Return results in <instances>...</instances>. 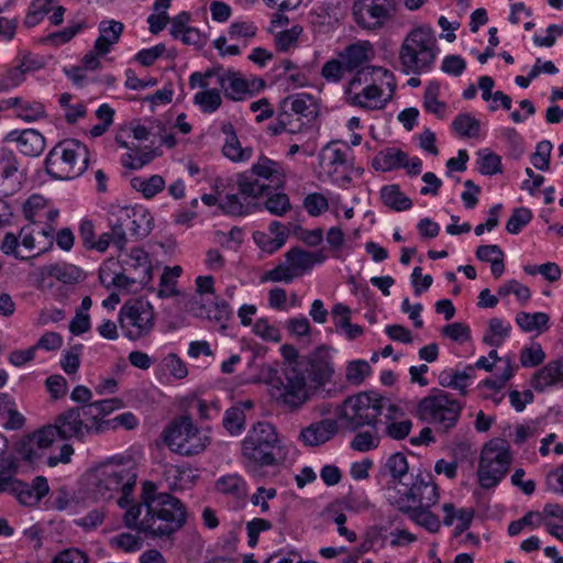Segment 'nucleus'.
<instances>
[{"label": "nucleus", "mask_w": 563, "mask_h": 563, "mask_svg": "<svg viewBox=\"0 0 563 563\" xmlns=\"http://www.w3.org/2000/svg\"><path fill=\"white\" fill-rule=\"evenodd\" d=\"M440 85L438 82H430L424 91L423 107L424 110L435 114L439 119L445 115L446 104L438 99Z\"/></svg>", "instance_id": "obj_40"}, {"label": "nucleus", "mask_w": 563, "mask_h": 563, "mask_svg": "<svg viewBox=\"0 0 563 563\" xmlns=\"http://www.w3.org/2000/svg\"><path fill=\"white\" fill-rule=\"evenodd\" d=\"M79 411L78 415L84 419L85 423L92 427V432L99 433L104 430L106 427L110 426V420H101L100 411L96 406V402H88L81 407H76Z\"/></svg>", "instance_id": "obj_42"}, {"label": "nucleus", "mask_w": 563, "mask_h": 563, "mask_svg": "<svg viewBox=\"0 0 563 563\" xmlns=\"http://www.w3.org/2000/svg\"><path fill=\"white\" fill-rule=\"evenodd\" d=\"M380 199L383 203L395 210L405 211L412 207V201L408 198L398 185H387L380 189Z\"/></svg>", "instance_id": "obj_33"}, {"label": "nucleus", "mask_w": 563, "mask_h": 563, "mask_svg": "<svg viewBox=\"0 0 563 563\" xmlns=\"http://www.w3.org/2000/svg\"><path fill=\"white\" fill-rule=\"evenodd\" d=\"M236 184L239 191L244 197V199H256L265 195L269 189V186L261 184L257 179H254L249 172L239 174Z\"/></svg>", "instance_id": "obj_36"}, {"label": "nucleus", "mask_w": 563, "mask_h": 563, "mask_svg": "<svg viewBox=\"0 0 563 563\" xmlns=\"http://www.w3.org/2000/svg\"><path fill=\"white\" fill-rule=\"evenodd\" d=\"M452 129L462 137H477L481 123L470 113L459 114L452 122Z\"/></svg>", "instance_id": "obj_41"}, {"label": "nucleus", "mask_w": 563, "mask_h": 563, "mask_svg": "<svg viewBox=\"0 0 563 563\" xmlns=\"http://www.w3.org/2000/svg\"><path fill=\"white\" fill-rule=\"evenodd\" d=\"M123 29V24L115 20L100 22V35L95 42V51L100 55L108 54L111 46L120 40Z\"/></svg>", "instance_id": "obj_28"}, {"label": "nucleus", "mask_w": 563, "mask_h": 563, "mask_svg": "<svg viewBox=\"0 0 563 563\" xmlns=\"http://www.w3.org/2000/svg\"><path fill=\"white\" fill-rule=\"evenodd\" d=\"M406 163V152L394 147L380 151L372 162V166L376 170L389 172L402 168Z\"/></svg>", "instance_id": "obj_31"}, {"label": "nucleus", "mask_w": 563, "mask_h": 563, "mask_svg": "<svg viewBox=\"0 0 563 563\" xmlns=\"http://www.w3.org/2000/svg\"><path fill=\"white\" fill-rule=\"evenodd\" d=\"M119 324L124 336L136 341L150 335L155 325V312L148 301H126L119 312Z\"/></svg>", "instance_id": "obj_13"}, {"label": "nucleus", "mask_w": 563, "mask_h": 563, "mask_svg": "<svg viewBox=\"0 0 563 563\" xmlns=\"http://www.w3.org/2000/svg\"><path fill=\"white\" fill-rule=\"evenodd\" d=\"M479 155L481 159L478 161V170L483 175H495L501 172L500 156L490 152L485 154L479 153Z\"/></svg>", "instance_id": "obj_62"}, {"label": "nucleus", "mask_w": 563, "mask_h": 563, "mask_svg": "<svg viewBox=\"0 0 563 563\" xmlns=\"http://www.w3.org/2000/svg\"><path fill=\"white\" fill-rule=\"evenodd\" d=\"M156 485L144 482L141 503L132 505L123 516L124 525L153 538L170 537L187 519L184 504L168 493H156Z\"/></svg>", "instance_id": "obj_2"}, {"label": "nucleus", "mask_w": 563, "mask_h": 563, "mask_svg": "<svg viewBox=\"0 0 563 563\" xmlns=\"http://www.w3.org/2000/svg\"><path fill=\"white\" fill-rule=\"evenodd\" d=\"M264 208L272 214L282 217L291 209L289 197L283 192L268 195Z\"/></svg>", "instance_id": "obj_50"}, {"label": "nucleus", "mask_w": 563, "mask_h": 563, "mask_svg": "<svg viewBox=\"0 0 563 563\" xmlns=\"http://www.w3.org/2000/svg\"><path fill=\"white\" fill-rule=\"evenodd\" d=\"M437 53L433 31L430 27H417L404 40L399 59L406 74H420L431 68Z\"/></svg>", "instance_id": "obj_8"}, {"label": "nucleus", "mask_w": 563, "mask_h": 563, "mask_svg": "<svg viewBox=\"0 0 563 563\" xmlns=\"http://www.w3.org/2000/svg\"><path fill=\"white\" fill-rule=\"evenodd\" d=\"M153 229V218L144 209L131 208L130 224L128 231L131 235L142 239L147 236Z\"/></svg>", "instance_id": "obj_34"}, {"label": "nucleus", "mask_w": 563, "mask_h": 563, "mask_svg": "<svg viewBox=\"0 0 563 563\" xmlns=\"http://www.w3.org/2000/svg\"><path fill=\"white\" fill-rule=\"evenodd\" d=\"M4 141L15 142L19 151L25 156H40L45 148L44 136L34 129L23 131H11L7 134Z\"/></svg>", "instance_id": "obj_19"}, {"label": "nucleus", "mask_w": 563, "mask_h": 563, "mask_svg": "<svg viewBox=\"0 0 563 563\" xmlns=\"http://www.w3.org/2000/svg\"><path fill=\"white\" fill-rule=\"evenodd\" d=\"M288 99H283L280 101L282 112L286 115L285 118V129L287 133L290 134H305L308 135L306 142L301 144L302 151L308 156H312L316 153L317 144V133L313 128L305 122H302L301 118L295 115L290 111H288Z\"/></svg>", "instance_id": "obj_17"}, {"label": "nucleus", "mask_w": 563, "mask_h": 563, "mask_svg": "<svg viewBox=\"0 0 563 563\" xmlns=\"http://www.w3.org/2000/svg\"><path fill=\"white\" fill-rule=\"evenodd\" d=\"M532 219V212L528 208H516L512 211L511 217L507 221L506 230L510 234H517L520 230L527 225Z\"/></svg>", "instance_id": "obj_55"}, {"label": "nucleus", "mask_w": 563, "mask_h": 563, "mask_svg": "<svg viewBox=\"0 0 563 563\" xmlns=\"http://www.w3.org/2000/svg\"><path fill=\"white\" fill-rule=\"evenodd\" d=\"M18 461L15 457H8L3 461V468L0 470V494L9 493L15 496L18 501L24 506H35L48 493L49 487L44 476H37L33 483L26 484L16 479Z\"/></svg>", "instance_id": "obj_12"}, {"label": "nucleus", "mask_w": 563, "mask_h": 563, "mask_svg": "<svg viewBox=\"0 0 563 563\" xmlns=\"http://www.w3.org/2000/svg\"><path fill=\"white\" fill-rule=\"evenodd\" d=\"M560 382H563V358L551 361L537 371L531 378V386L536 391L542 393Z\"/></svg>", "instance_id": "obj_24"}, {"label": "nucleus", "mask_w": 563, "mask_h": 563, "mask_svg": "<svg viewBox=\"0 0 563 563\" xmlns=\"http://www.w3.org/2000/svg\"><path fill=\"white\" fill-rule=\"evenodd\" d=\"M442 334L452 341L466 342L471 339V330L463 322H454L442 329Z\"/></svg>", "instance_id": "obj_63"}, {"label": "nucleus", "mask_w": 563, "mask_h": 563, "mask_svg": "<svg viewBox=\"0 0 563 563\" xmlns=\"http://www.w3.org/2000/svg\"><path fill=\"white\" fill-rule=\"evenodd\" d=\"M352 10L360 27L374 31L393 18L396 2L395 0H355Z\"/></svg>", "instance_id": "obj_14"}, {"label": "nucleus", "mask_w": 563, "mask_h": 563, "mask_svg": "<svg viewBox=\"0 0 563 563\" xmlns=\"http://www.w3.org/2000/svg\"><path fill=\"white\" fill-rule=\"evenodd\" d=\"M552 144L549 141H541L536 147L531 161L536 168L540 170H548L550 168V156Z\"/></svg>", "instance_id": "obj_58"}, {"label": "nucleus", "mask_w": 563, "mask_h": 563, "mask_svg": "<svg viewBox=\"0 0 563 563\" xmlns=\"http://www.w3.org/2000/svg\"><path fill=\"white\" fill-rule=\"evenodd\" d=\"M285 99L289 100L288 111L295 115L302 118L313 113V111L310 110V107L312 106V98L309 95L300 93L294 97H286Z\"/></svg>", "instance_id": "obj_56"}, {"label": "nucleus", "mask_w": 563, "mask_h": 563, "mask_svg": "<svg viewBox=\"0 0 563 563\" xmlns=\"http://www.w3.org/2000/svg\"><path fill=\"white\" fill-rule=\"evenodd\" d=\"M410 494L413 495L416 507H432L439 500L438 486L431 482L430 474H417L410 485Z\"/></svg>", "instance_id": "obj_21"}, {"label": "nucleus", "mask_w": 563, "mask_h": 563, "mask_svg": "<svg viewBox=\"0 0 563 563\" xmlns=\"http://www.w3.org/2000/svg\"><path fill=\"white\" fill-rule=\"evenodd\" d=\"M130 207L111 206L109 210V227L114 232V240L119 244L120 252L125 249L128 242L126 231L130 224Z\"/></svg>", "instance_id": "obj_25"}, {"label": "nucleus", "mask_w": 563, "mask_h": 563, "mask_svg": "<svg viewBox=\"0 0 563 563\" xmlns=\"http://www.w3.org/2000/svg\"><path fill=\"white\" fill-rule=\"evenodd\" d=\"M393 92L389 97L382 100L383 90L375 84V81L365 86L361 91L351 95L347 100L352 106L360 107L366 110L382 109L391 99Z\"/></svg>", "instance_id": "obj_26"}, {"label": "nucleus", "mask_w": 563, "mask_h": 563, "mask_svg": "<svg viewBox=\"0 0 563 563\" xmlns=\"http://www.w3.org/2000/svg\"><path fill=\"white\" fill-rule=\"evenodd\" d=\"M287 238V232H278L277 236L275 238H272L271 235L263 232H256L254 234V241L256 244L267 253H274L275 251L279 250L285 244Z\"/></svg>", "instance_id": "obj_53"}, {"label": "nucleus", "mask_w": 563, "mask_h": 563, "mask_svg": "<svg viewBox=\"0 0 563 563\" xmlns=\"http://www.w3.org/2000/svg\"><path fill=\"white\" fill-rule=\"evenodd\" d=\"M242 455L260 466H273L284 460L276 428L267 421L254 423L242 441Z\"/></svg>", "instance_id": "obj_6"}, {"label": "nucleus", "mask_w": 563, "mask_h": 563, "mask_svg": "<svg viewBox=\"0 0 563 563\" xmlns=\"http://www.w3.org/2000/svg\"><path fill=\"white\" fill-rule=\"evenodd\" d=\"M78 412L77 408H70L57 416L54 424L23 437L16 443L18 453L23 460L33 463L41 456L38 451L49 448L57 435L64 440L70 438L82 440L85 434L92 432V427L85 423Z\"/></svg>", "instance_id": "obj_3"}, {"label": "nucleus", "mask_w": 563, "mask_h": 563, "mask_svg": "<svg viewBox=\"0 0 563 563\" xmlns=\"http://www.w3.org/2000/svg\"><path fill=\"white\" fill-rule=\"evenodd\" d=\"M429 508L430 507H416L409 518L429 532L434 533L439 531L441 523L439 517L429 511Z\"/></svg>", "instance_id": "obj_49"}, {"label": "nucleus", "mask_w": 563, "mask_h": 563, "mask_svg": "<svg viewBox=\"0 0 563 563\" xmlns=\"http://www.w3.org/2000/svg\"><path fill=\"white\" fill-rule=\"evenodd\" d=\"M223 154L233 162H244L251 158L252 148H242L238 136L225 140V144L222 148Z\"/></svg>", "instance_id": "obj_52"}, {"label": "nucleus", "mask_w": 563, "mask_h": 563, "mask_svg": "<svg viewBox=\"0 0 563 563\" xmlns=\"http://www.w3.org/2000/svg\"><path fill=\"white\" fill-rule=\"evenodd\" d=\"M217 493L243 500L247 497L249 487L245 479L239 474H228L218 478L214 483Z\"/></svg>", "instance_id": "obj_30"}, {"label": "nucleus", "mask_w": 563, "mask_h": 563, "mask_svg": "<svg viewBox=\"0 0 563 563\" xmlns=\"http://www.w3.org/2000/svg\"><path fill=\"white\" fill-rule=\"evenodd\" d=\"M384 409L387 410L386 419H397L404 416V412L388 398L375 391H368L346 398L341 418L345 420L350 430L355 431L364 426L374 427Z\"/></svg>", "instance_id": "obj_4"}, {"label": "nucleus", "mask_w": 563, "mask_h": 563, "mask_svg": "<svg viewBox=\"0 0 563 563\" xmlns=\"http://www.w3.org/2000/svg\"><path fill=\"white\" fill-rule=\"evenodd\" d=\"M286 263L290 265L295 276H301L310 271L313 265L320 264L325 260L322 251L308 252L299 247L290 249L286 254Z\"/></svg>", "instance_id": "obj_22"}, {"label": "nucleus", "mask_w": 563, "mask_h": 563, "mask_svg": "<svg viewBox=\"0 0 563 563\" xmlns=\"http://www.w3.org/2000/svg\"><path fill=\"white\" fill-rule=\"evenodd\" d=\"M355 74L353 78L349 81L346 88H345V96L349 100L351 95H355L357 91L355 89L360 87L361 85H369L371 82L375 81L374 76H380L383 79L386 80V84L390 90V92H394L396 88V84L394 80V75L383 67H365L357 70H354Z\"/></svg>", "instance_id": "obj_20"}, {"label": "nucleus", "mask_w": 563, "mask_h": 563, "mask_svg": "<svg viewBox=\"0 0 563 563\" xmlns=\"http://www.w3.org/2000/svg\"><path fill=\"white\" fill-rule=\"evenodd\" d=\"M384 468L395 482L401 483L409 471L407 457L401 452L394 453L387 459Z\"/></svg>", "instance_id": "obj_47"}, {"label": "nucleus", "mask_w": 563, "mask_h": 563, "mask_svg": "<svg viewBox=\"0 0 563 563\" xmlns=\"http://www.w3.org/2000/svg\"><path fill=\"white\" fill-rule=\"evenodd\" d=\"M162 438L170 451L184 456L200 454L210 443V438L195 426L189 416L174 419L164 429Z\"/></svg>", "instance_id": "obj_9"}, {"label": "nucleus", "mask_w": 563, "mask_h": 563, "mask_svg": "<svg viewBox=\"0 0 563 563\" xmlns=\"http://www.w3.org/2000/svg\"><path fill=\"white\" fill-rule=\"evenodd\" d=\"M155 157L154 151H143L139 147L130 148L122 156V165L129 169H139L151 163Z\"/></svg>", "instance_id": "obj_45"}, {"label": "nucleus", "mask_w": 563, "mask_h": 563, "mask_svg": "<svg viewBox=\"0 0 563 563\" xmlns=\"http://www.w3.org/2000/svg\"><path fill=\"white\" fill-rule=\"evenodd\" d=\"M82 277V272L75 265L67 263L48 264L37 272V288L42 289L46 286L51 287L52 284L47 283L48 278H55L64 284H75Z\"/></svg>", "instance_id": "obj_16"}, {"label": "nucleus", "mask_w": 563, "mask_h": 563, "mask_svg": "<svg viewBox=\"0 0 563 563\" xmlns=\"http://www.w3.org/2000/svg\"><path fill=\"white\" fill-rule=\"evenodd\" d=\"M88 167V151L76 140L56 144L45 159L46 173L55 179L70 180L79 177Z\"/></svg>", "instance_id": "obj_7"}, {"label": "nucleus", "mask_w": 563, "mask_h": 563, "mask_svg": "<svg viewBox=\"0 0 563 563\" xmlns=\"http://www.w3.org/2000/svg\"><path fill=\"white\" fill-rule=\"evenodd\" d=\"M46 205L47 201L43 196H31L23 206V213L25 219H27L31 223L42 222Z\"/></svg>", "instance_id": "obj_48"}, {"label": "nucleus", "mask_w": 563, "mask_h": 563, "mask_svg": "<svg viewBox=\"0 0 563 563\" xmlns=\"http://www.w3.org/2000/svg\"><path fill=\"white\" fill-rule=\"evenodd\" d=\"M345 73H349L343 65L341 57L328 60L321 68L320 75L328 82H339L342 80Z\"/></svg>", "instance_id": "obj_54"}, {"label": "nucleus", "mask_w": 563, "mask_h": 563, "mask_svg": "<svg viewBox=\"0 0 563 563\" xmlns=\"http://www.w3.org/2000/svg\"><path fill=\"white\" fill-rule=\"evenodd\" d=\"M510 330V324H504L501 319L493 318L488 322V332L484 335L483 341L489 346L498 347L509 335Z\"/></svg>", "instance_id": "obj_38"}, {"label": "nucleus", "mask_w": 563, "mask_h": 563, "mask_svg": "<svg viewBox=\"0 0 563 563\" xmlns=\"http://www.w3.org/2000/svg\"><path fill=\"white\" fill-rule=\"evenodd\" d=\"M89 558L84 551L69 548L56 554L51 563H88Z\"/></svg>", "instance_id": "obj_64"}, {"label": "nucleus", "mask_w": 563, "mask_h": 563, "mask_svg": "<svg viewBox=\"0 0 563 563\" xmlns=\"http://www.w3.org/2000/svg\"><path fill=\"white\" fill-rule=\"evenodd\" d=\"M461 411V404L440 389L422 398L417 407V416L441 432H448L456 424Z\"/></svg>", "instance_id": "obj_11"}, {"label": "nucleus", "mask_w": 563, "mask_h": 563, "mask_svg": "<svg viewBox=\"0 0 563 563\" xmlns=\"http://www.w3.org/2000/svg\"><path fill=\"white\" fill-rule=\"evenodd\" d=\"M54 2L55 0H33L24 19V25L26 27L37 25L52 11Z\"/></svg>", "instance_id": "obj_44"}, {"label": "nucleus", "mask_w": 563, "mask_h": 563, "mask_svg": "<svg viewBox=\"0 0 563 563\" xmlns=\"http://www.w3.org/2000/svg\"><path fill=\"white\" fill-rule=\"evenodd\" d=\"M286 363L282 374L269 377L273 397L288 406L298 408L309 399L308 386L317 388L329 382L334 373L331 355L325 346L316 349L308 356H298L289 344L280 349Z\"/></svg>", "instance_id": "obj_1"}, {"label": "nucleus", "mask_w": 563, "mask_h": 563, "mask_svg": "<svg viewBox=\"0 0 563 563\" xmlns=\"http://www.w3.org/2000/svg\"><path fill=\"white\" fill-rule=\"evenodd\" d=\"M123 263L128 267L133 268L136 272L140 271V274H139V276H140L139 283L140 284L145 285L151 280L152 266H151V263L148 260V255L144 250H142L140 247H133L130 251L128 258L124 260Z\"/></svg>", "instance_id": "obj_32"}, {"label": "nucleus", "mask_w": 563, "mask_h": 563, "mask_svg": "<svg viewBox=\"0 0 563 563\" xmlns=\"http://www.w3.org/2000/svg\"><path fill=\"white\" fill-rule=\"evenodd\" d=\"M303 207L310 216L317 217L328 210L329 202L323 195L313 192L305 198Z\"/></svg>", "instance_id": "obj_60"}, {"label": "nucleus", "mask_w": 563, "mask_h": 563, "mask_svg": "<svg viewBox=\"0 0 563 563\" xmlns=\"http://www.w3.org/2000/svg\"><path fill=\"white\" fill-rule=\"evenodd\" d=\"M372 372L369 364L364 360L352 361L347 364L345 378L353 385H360Z\"/></svg>", "instance_id": "obj_51"}, {"label": "nucleus", "mask_w": 563, "mask_h": 563, "mask_svg": "<svg viewBox=\"0 0 563 563\" xmlns=\"http://www.w3.org/2000/svg\"><path fill=\"white\" fill-rule=\"evenodd\" d=\"M3 109L13 108L15 115L26 122H33L46 117L45 108L41 102H30L15 97L2 101Z\"/></svg>", "instance_id": "obj_29"}, {"label": "nucleus", "mask_w": 563, "mask_h": 563, "mask_svg": "<svg viewBox=\"0 0 563 563\" xmlns=\"http://www.w3.org/2000/svg\"><path fill=\"white\" fill-rule=\"evenodd\" d=\"M245 420L243 407L232 406L225 410L222 426L231 435H240L245 429Z\"/></svg>", "instance_id": "obj_37"}, {"label": "nucleus", "mask_w": 563, "mask_h": 563, "mask_svg": "<svg viewBox=\"0 0 563 563\" xmlns=\"http://www.w3.org/2000/svg\"><path fill=\"white\" fill-rule=\"evenodd\" d=\"M136 472L133 467L122 465H104L99 467L91 477V496L96 501H107L120 493L118 506L126 508L132 503V494L136 485Z\"/></svg>", "instance_id": "obj_5"}, {"label": "nucleus", "mask_w": 563, "mask_h": 563, "mask_svg": "<svg viewBox=\"0 0 563 563\" xmlns=\"http://www.w3.org/2000/svg\"><path fill=\"white\" fill-rule=\"evenodd\" d=\"M509 444L503 439L487 442L481 453L477 476L484 489L495 487L508 473L511 464Z\"/></svg>", "instance_id": "obj_10"}, {"label": "nucleus", "mask_w": 563, "mask_h": 563, "mask_svg": "<svg viewBox=\"0 0 563 563\" xmlns=\"http://www.w3.org/2000/svg\"><path fill=\"white\" fill-rule=\"evenodd\" d=\"M516 322L525 332L542 331L548 325L549 316L544 312L528 313L521 311L517 314Z\"/></svg>", "instance_id": "obj_43"}, {"label": "nucleus", "mask_w": 563, "mask_h": 563, "mask_svg": "<svg viewBox=\"0 0 563 563\" xmlns=\"http://www.w3.org/2000/svg\"><path fill=\"white\" fill-rule=\"evenodd\" d=\"M338 431L339 424L334 419H322L303 428L299 440L307 446H319L330 441Z\"/></svg>", "instance_id": "obj_18"}, {"label": "nucleus", "mask_w": 563, "mask_h": 563, "mask_svg": "<svg viewBox=\"0 0 563 563\" xmlns=\"http://www.w3.org/2000/svg\"><path fill=\"white\" fill-rule=\"evenodd\" d=\"M250 174L265 179H277L278 181L284 176L279 163L266 156L258 158L257 163L252 166Z\"/></svg>", "instance_id": "obj_39"}, {"label": "nucleus", "mask_w": 563, "mask_h": 563, "mask_svg": "<svg viewBox=\"0 0 563 563\" xmlns=\"http://www.w3.org/2000/svg\"><path fill=\"white\" fill-rule=\"evenodd\" d=\"M194 102L200 107L202 112L212 113L220 108L222 98L218 89H206L195 95Z\"/></svg>", "instance_id": "obj_46"}, {"label": "nucleus", "mask_w": 563, "mask_h": 563, "mask_svg": "<svg viewBox=\"0 0 563 563\" xmlns=\"http://www.w3.org/2000/svg\"><path fill=\"white\" fill-rule=\"evenodd\" d=\"M371 53L372 46L369 42L364 41L347 45L339 53V57L343 60L345 69H347L349 73H353L354 70L366 67L365 65L371 59Z\"/></svg>", "instance_id": "obj_23"}, {"label": "nucleus", "mask_w": 563, "mask_h": 563, "mask_svg": "<svg viewBox=\"0 0 563 563\" xmlns=\"http://www.w3.org/2000/svg\"><path fill=\"white\" fill-rule=\"evenodd\" d=\"M544 358L545 353L538 343L522 349L520 354V363L523 367H536L540 365Z\"/></svg>", "instance_id": "obj_57"}, {"label": "nucleus", "mask_w": 563, "mask_h": 563, "mask_svg": "<svg viewBox=\"0 0 563 563\" xmlns=\"http://www.w3.org/2000/svg\"><path fill=\"white\" fill-rule=\"evenodd\" d=\"M219 208L229 216L241 217L251 213L254 210H262V205L255 202L244 203L238 195H227L225 198L219 203Z\"/></svg>", "instance_id": "obj_35"}, {"label": "nucleus", "mask_w": 563, "mask_h": 563, "mask_svg": "<svg viewBox=\"0 0 563 563\" xmlns=\"http://www.w3.org/2000/svg\"><path fill=\"white\" fill-rule=\"evenodd\" d=\"M301 32L302 27L295 25L289 30L277 33L275 36L276 47L282 52L288 51L297 42Z\"/></svg>", "instance_id": "obj_61"}, {"label": "nucleus", "mask_w": 563, "mask_h": 563, "mask_svg": "<svg viewBox=\"0 0 563 563\" xmlns=\"http://www.w3.org/2000/svg\"><path fill=\"white\" fill-rule=\"evenodd\" d=\"M220 88L224 96L233 101H241L246 95H252L249 82L239 73L228 70L219 78Z\"/></svg>", "instance_id": "obj_27"}, {"label": "nucleus", "mask_w": 563, "mask_h": 563, "mask_svg": "<svg viewBox=\"0 0 563 563\" xmlns=\"http://www.w3.org/2000/svg\"><path fill=\"white\" fill-rule=\"evenodd\" d=\"M324 516L327 520H331L338 526V532L340 536L345 537L349 542L356 541V533L344 526L347 519L345 514L328 508L324 511Z\"/></svg>", "instance_id": "obj_59"}, {"label": "nucleus", "mask_w": 563, "mask_h": 563, "mask_svg": "<svg viewBox=\"0 0 563 563\" xmlns=\"http://www.w3.org/2000/svg\"><path fill=\"white\" fill-rule=\"evenodd\" d=\"M20 244L22 245L23 250H25L29 253L34 250L35 241L33 236V231L30 229V227H23L18 235H15L12 232L5 233L0 249L3 254L14 256V258L20 261L31 260L44 252L41 251L34 255H24L19 250Z\"/></svg>", "instance_id": "obj_15"}]
</instances>
